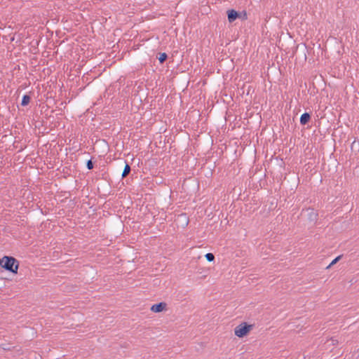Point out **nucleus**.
<instances>
[{
	"label": "nucleus",
	"mask_w": 359,
	"mask_h": 359,
	"mask_svg": "<svg viewBox=\"0 0 359 359\" xmlns=\"http://www.w3.org/2000/svg\"><path fill=\"white\" fill-rule=\"evenodd\" d=\"M2 264L1 266L6 271H8L13 274H17L20 262L13 256L4 255L1 258Z\"/></svg>",
	"instance_id": "1"
},
{
	"label": "nucleus",
	"mask_w": 359,
	"mask_h": 359,
	"mask_svg": "<svg viewBox=\"0 0 359 359\" xmlns=\"http://www.w3.org/2000/svg\"><path fill=\"white\" fill-rule=\"evenodd\" d=\"M252 327L253 325H249L247 323L243 322L235 327V335L239 338H243L250 332Z\"/></svg>",
	"instance_id": "2"
},
{
	"label": "nucleus",
	"mask_w": 359,
	"mask_h": 359,
	"mask_svg": "<svg viewBox=\"0 0 359 359\" xmlns=\"http://www.w3.org/2000/svg\"><path fill=\"white\" fill-rule=\"evenodd\" d=\"M228 20L230 23L234 22L236 19L241 18L242 13L236 11L234 9H229L226 11Z\"/></svg>",
	"instance_id": "3"
},
{
	"label": "nucleus",
	"mask_w": 359,
	"mask_h": 359,
	"mask_svg": "<svg viewBox=\"0 0 359 359\" xmlns=\"http://www.w3.org/2000/svg\"><path fill=\"white\" fill-rule=\"evenodd\" d=\"M167 304L165 302H159L155 304H153L151 307V311L154 313H160L165 309Z\"/></svg>",
	"instance_id": "4"
},
{
	"label": "nucleus",
	"mask_w": 359,
	"mask_h": 359,
	"mask_svg": "<svg viewBox=\"0 0 359 359\" xmlns=\"http://www.w3.org/2000/svg\"><path fill=\"white\" fill-rule=\"evenodd\" d=\"M309 211L308 213V219L310 222H316L318 219V214L316 211L314 210V209L309 208L307 210Z\"/></svg>",
	"instance_id": "5"
},
{
	"label": "nucleus",
	"mask_w": 359,
	"mask_h": 359,
	"mask_svg": "<svg viewBox=\"0 0 359 359\" xmlns=\"http://www.w3.org/2000/svg\"><path fill=\"white\" fill-rule=\"evenodd\" d=\"M311 113L305 112L300 117V123L302 126L306 125L311 120Z\"/></svg>",
	"instance_id": "6"
},
{
	"label": "nucleus",
	"mask_w": 359,
	"mask_h": 359,
	"mask_svg": "<svg viewBox=\"0 0 359 359\" xmlns=\"http://www.w3.org/2000/svg\"><path fill=\"white\" fill-rule=\"evenodd\" d=\"M130 171H131L130 165L126 161H125L124 169L121 174L122 178L126 177L130 174Z\"/></svg>",
	"instance_id": "7"
},
{
	"label": "nucleus",
	"mask_w": 359,
	"mask_h": 359,
	"mask_svg": "<svg viewBox=\"0 0 359 359\" xmlns=\"http://www.w3.org/2000/svg\"><path fill=\"white\" fill-rule=\"evenodd\" d=\"M31 100V97L29 95H24L22 101H21V105L22 107L27 106Z\"/></svg>",
	"instance_id": "8"
},
{
	"label": "nucleus",
	"mask_w": 359,
	"mask_h": 359,
	"mask_svg": "<svg viewBox=\"0 0 359 359\" xmlns=\"http://www.w3.org/2000/svg\"><path fill=\"white\" fill-rule=\"evenodd\" d=\"M159 62L163 64L168 59V55L165 53H160L159 56L158 57Z\"/></svg>",
	"instance_id": "9"
},
{
	"label": "nucleus",
	"mask_w": 359,
	"mask_h": 359,
	"mask_svg": "<svg viewBox=\"0 0 359 359\" xmlns=\"http://www.w3.org/2000/svg\"><path fill=\"white\" fill-rule=\"evenodd\" d=\"M352 151H359V141L354 140L351 145Z\"/></svg>",
	"instance_id": "10"
},
{
	"label": "nucleus",
	"mask_w": 359,
	"mask_h": 359,
	"mask_svg": "<svg viewBox=\"0 0 359 359\" xmlns=\"http://www.w3.org/2000/svg\"><path fill=\"white\" fill-rule=\"evenodd\" d=\"M343 257V255H339V256H337V257H335V258L332 261V262H331V263H330V264L327 266V268H326V269H329V268H330L332 265H334V264H337V262H338L341 259V257Z\"/></svg>",
	"instance_id": "11"
},
{
	"label": "nucleus",
	"mask_w": 359,
	"mask_h": 359,
	"mask_svg": "<svg viewBox=\"0 0 359 359\" xmlns=\"http://www.w3.org/2000/svg\"><path fill=\"white\" fill-rule=\"evenodd\" d=\"M205 259H207L208 262H213L215 260V255L212 254V253H207L205 255Z\"/></svg>",
	"instance_id": "12"
},
{
	"label": "nucleus",
	"mask_w": 359,
	"mask_h": 359,
	"mask_svg": "<svg viewBox=\"0 0 359 359\" xmlns=\"http://www.w3.org/2000/svg\"><path fill=\"white\" fill-rule=\"evenodd\" d=\"M86 167L88 170H92L94 168V162H93L92 159L87 161Z\"/></svg>",
	"instance_id": "13"
},
{
	"label": "nucleus",
	"mask_w": 359,
	"mask_h": 359,
	"mask_svg": "<svg viewBox=\"0 0 359 359\" xmlns=\"http://www.w3.org/2000/svg\"><path fill=\"white\" fill-rule=\"evenodd\" d=\"M242 13V15H241V19L242 20H246L247 19V13L245 11H243L241 12Z\"/></svg>",
	"instance_id": "14"
},
{
	"label": "nucleus",
	"mask_w": 359,
	"mask_h": 359,
	"mask_svg": "<svg viewBox=\"0 0 359 359\" xmlns=\"http://www.w3.org/2000/svg\"><path fill=\"white\" fill-rule=\"evenodd\" d=\"M180 217H184L185 219V220H186L185 224L187 225L188 223H189V219L187 218L186 215L185 214H182V215H180Z\"/></svg>",
	"instance_id": "15"
},
{
	"label": "nucleus",
	"mask_w": 359,
	"mask_h": 359,
	"mask_svg": "<svg viewBox=\"0 0 359 359\" xmlns=\"http://www.w3.org/2000/svg\"><path fill=\"white\" fill-rule=\"evenodd\" d=\"M3 348H4V350H10V348H7V346L3 347Z\"/></svg>",
	"instance_id": "16"
},
{
	"label": "nucleus",
	"mask_w": 359,
	"mask_h": 359,
	"mask_svg": "<svg viewBox=\"0 0 359 359\" xmlns=\"http://www.w3.org/2000/svg\"><path fill=\"white\" fill-rule=\"evenodd\" d=\"M3 348H4V350H10V348H7V346L3 347Z\"/></svg>",
	"instance_id": "17"
},
{
	"label": "nucleus",
	"mask_w": 359,
	"mask_h": 359,
	"mask_svg": "<svg viewBox=\"0 0 359 359\" xmlns=\"http://www.w3.org/2000/svg\"><path fill=\"white\" fill-rule=\"evenodd\" d=\"M14 39H14V36H13V37L11 39V41H14Z\"/></svg>",
	"instance_id": "18"
},
{
	"label": "nucleus",
	"mask_w": 359,
	"mask_h": 359,
	"mask_svg": "<svg viewBox=\"0 0 359 359\" xmlns=\"http://www.w3.org/2000/svg\"><path fill=\"white\" fill-rule=\"evenodd\" d=\"M332 341H334V344H336V342H338V340H336V341H334V339H332Z\"/></svg>",
	"instance_id": "19"
},
{
	"label": "nucleus",
	"mask_w": 359,
	"mask_h": 359,
	"mask_svg": "<svg viewBox=\"0 0 359 359\" xmlns=\"http://www.w3.org/2000/svg\"><path fill=\"white\" fill-rule=\"evenodd\" d=\"M332 341H334V344H336V342H338V340H336V341H334V339H332Z\"/></svg>",
	"instance_id": "20"
},
{
	"label": "nucleus",
	"mask_w": 359,
	"mask_h": 359,
	"mask_svg": "<svg viewBox=\"0 0 359 359\" xmlns=\"http://www.w3.org/2000/svg\"><path fill=\"white\" fill-rule=\"evenodd\" d=\"M332 341H334V344H336V342H338V340H336V341H334V339H332Z\"/></svg>",
	"instance_id": "21"
}]
</instances>
